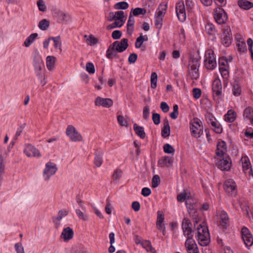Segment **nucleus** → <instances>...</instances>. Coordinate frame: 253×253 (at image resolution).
Segmentation results:
<instances>
[{"label": "nucleus", "instance_id": "1", "mask_svg": "<svg viewBox=\"0 0 253 253\" xmlns=\"http://www.w3.org/2000/svg\"><path fill=\"white\" fill-rule=\"evenodd\" d=\"M128 39L123 38L120 41H116L110 44L106 51V57L108 59L117 57V52H123L128 47Z\"/></svg>", "mask_w": 253, "mask_h": 253}, {"label": "nucleus", "instance_id": "2", "mask_svg": "<svg viewBox=\"0 0 253 253\" xmlns=\"http://www.w3.org/2000/svg\"><path fill=\"white\" fill-rule=\"evenodd\" d=\"M197 239L201 246H206L209 245L210 237L207 227L202 226L200 224L197 228Z\"/></svg>", "mask_w": 253, "mask_h": 253}, {"label": "nucleus", "instance_id": "3", "mask_svg": "<svg viewBox=\"0 0 253 253\" xmlns=\"http://www.w3.org/2000/svg\"><path fill=\"white\" fill-rule=\"evenodd\" d=\"M200 63L197 59H192L189 63V75L192 80H196L199 77V67Z\"/></svg>", "mask_w": 253, "mask_h": 253}, {"label": "nucleus", "instance_id": "4", "mask_svg": "<svg viewBox=\"0 0 253 253\" xmlns=\"http://www.w3.org/2000/svg\"><path fill=\"white\" fill-rule=\"evenodd\" d=\"M222 31L221 38V43L224 46L228 47L231 44L232 40L230 28L228 26H224Z\"/></svg>", "mask_w": 253, "mask_h": 253}, {"label": "nucleus", "instance_id": "5", "mask_svg": "<svg viewBox=\"0 0 253 253\" xmlns=\"http://www.w3.org/2000/svg\"><path fill=\"white\" fill-rule=\"evenodd\" d=\"M57 170V168L55 164L50 162L47 163L43 172V177L45 180H48L50 176L54 175Z\"/></svg>", "mask_w": 253, "mask_h": 253}, {"label": "nucleus", "instance_id": "6", "mask_svg": "<svg viewBox=\"0 0 253 253\" xmlns=\"http://www.w3.org/2000/svg\"><path fill=\"white\" fill-rule=\"evenodd\" d=\"M66 133L67 135L73 141H80L83 139L81 134L76 129L75 127L72 125L68 126Z\"/></svg>", "mask_w": 253, "mask_h": 253}, {"label": "nucleus", "instance_id": "7", "mask_svg": "<svg viewBox=\"0 0 253 253\" xmlns=\"http://www.w3.org/2000/svg\"><path fill=\"white\" fill-rule=\"evenodd\" d=\"M214 19L219 24H224L228 19L227 13L223 8L218 7L215 8L214 11Z\"/></svg>", "mask_w": 253, "mask_h": 253}, {"label": "nucleus", "instance_id": "8", "mask_svg": "<svg viewBox=\"0 0 253 253\" xmlns=\"http://www.w3.org/2000/svg\"><path fill=\"white\" fill-rule=\"evenodd\" d=\"M192 223L190 220L185 217L182 222V229L183 230V234L185 236L187 237V239H193L192 230L191 228Z\"/></svg>", "mask_w": 253, "mask_h": 253}, {"label": "nucleus", "instance_id": "9", "mask_svg": "<svg viewBox=\"0 0 253 253\" xmlns=\"http://www.w3.org/2000/svg\"><path fill=\"white\" fill-rule=\"evenodd\" d=\"M224 189L226 192L231 196H235L237 194L236 185L232 179H227L224 183Z\"/></svg>", "mask_w": 253, "mask_h": 253}, {"label": "nucleus", "instance_id": "10", "mask_svg": "<svg viewBox=\"0 0 253 253\" xmlns=\"http://www.w3.org/2000/svg\"><path fill=\"white\" fill-rule=\"evenodd\" d=\"M190 129L194 137H200V134L203 131V126L200 124V121L198 118H194L191 123Z\"/></svg>", "mask_w": 253, "mask_h": 253}, {"label": "nucleus", "instance_id": "11", "mask_svg": "<svg viewBox=\"0 0 253 253\" xmlns=\"http://www.w3.org/2000/svg\"><path fill=\"white\" fill-rule=\"evenodd\" d=\"M241 233L242 238L246 246L248 248L252 246L253 244V237L249 230L244 227L242 229Z\"/></svg>", "mask_w": 253, "mask_h": 253}, {"label": "nucleus", "instance_id": "12", "mask_svg": "<svg viewBox=\"0 0 253 253\" xmlns=\"http://www.w3.org/2000/svg\"><path fill=\"white\" fill-rule=\"evenodd\" d=\"M222 84L219 79H215L212 84V90L214 97H217L218 98H221L222 94Z\"/></svg>", "mask_w": 253, "mask_h": 253}, {"label": "nucleus", "instance_id": "13", "mask_svg": "<svg viewBox=\"0 0 253 253\" xmlns=\"http://www.w3.org/2000/svg\"><path fill=\"white\" fill-rule=\"evenodd\" d=\"M218 169L221 170L228 171L231 166V160L229 157H225L219 160L216 164Z\"/></svg>", "mask_w": 253, "mask_h": 253}, {"label": "nucleus", "instance_id": "14", "mask_svg": "<svg viewBox=\"0 0 253 253\" xmlns=\"http://www.w3.org/2000/svg\"><path fill=\"white\" fill-rule=\"evenodd\" d=\"M185 246L188 253H200L197 245L194 240L187 239Z\"/></svg>", "mask_w": 253, "mask_h": 253}, {"label": "nucleus", "instance_id": "15", "mask_svg": "<svg viewBox=\"0 0 253 253\" xmlns=\"http://www.w3.org/2000/svg\"><path fill=\"white\" fill-rule=\"evenodd\" d=\"M24 153L29 157L41 156V154L37 148L31 144H27L24 151Z\"/></svg>", "mask_w": 253, "mask_h": 253}, {"label": "nucleus", "instance_id": "16", "mask_svg": "<svg viewBox=\"0 0 253 253\" xmlns=\"http://www.w3.org/2000/svg\"><path fill=\"white\" fill-rule=\"evenodd\" d=\"M95 104L96 106L109 108L113 105V101L110 98H103L98 96L95 99Z\"/></svg>", "mask_w": 253, "mask_h": 253}, {"label": "nucleus", "instance_id": "17", "mask_svg": "<svg viewBox=\"0 0 253 253\" xmlns=\"http://www.w3.org/2000/svg\"><path fill=\"white\" fill-rule=\"evenodd\" d=\"M68 211L65 209L60 210L57 213V216L52 217L53 222L55 225V227L57 229L60 225V220L64 216L68 214Z\"/></svg>", "mask_w": 253, "mask_h": 253}, {"label": "nucleus", "instance_id": "18", "mask_svg": "<svg viewBox=\"0 0 253 253\" xmlns=\"http://www.w3.org/2000/svg\"><path fill=\"white\" fill-rule=\"evenodd\" d=\"M74 234L73 230L70 227H67L63 229L60 235V238L63 239L64 242H68L73 238Z\"/></svg>", "mask_w": 253, "mask_h": 253}, {"label": "nucleus", "instance_id": "19", "mask_svg": "<svg viewBox=\"0 0 253 253\" xmlns=\"http://www.w3.org/2000/svg\"><path fill=\"white\" fill-rule=\"evenodd\" d=\"M54 14L59 23L67 22L70 20V16L68 14L59 9H55L54 11Z\"/></svg>", "mask_w": 253, "mask_h": 253}, {"label": "nucleus", "instance_id": "20", "mask_svg": "<svg viewBox=\"0 0 253 253\" xmlns=\"http://www.w3.org/2000/svg\"><path fill=\"white\" fill-rule=\"evenodd\" d=\"M173 160L169 156H165L162 157L158 161V165L160 167H171L173 164Z\"/></svg>", "mask_w": 253, "mask_h": 253}, {"label": "nucleus", "instance_id": "21", "mask_svg": "<svg viewBox=\"0 0 253 253\" xmlns=\"http://www.w3.org/2000/svg\"><path fill=\"white\" fill-rule=\"evenodd\" d=\"M103 151L101 149H97L95 152V158L94 164L96 167H99L101 166L103 159Z\"/></svg>", "mask_w": 253, "mask_h": 253}, {"label": "nucleus", "instance_id": "22", "mask_svg": "<svg viewBox=\"0 0 253 253\" xmlns=\"http://www.w3.org/2000/svg\"><path fill=\"white\" fill-rule=\"evenodd\" d=\"M220 225L224 229H226L229 223V217L226 212L222 211L220 214Z\"/></svg>", "mask_w": 253, "mask_h": 253}, {"label": "nucleus", "instance_id": "23", "mask_svg": "<svg viewBox=\"0 0 253 253\" xmlns=\"http://www.w3.org/2000/svg\"><path fill=\"white\" fill-rule=\"evenodd\" d=\"M33 65L35 70H42V67L44 66L42 60L38 54L35 55L33 59Z\"/></svg>", "mask_w": 253, "mask_h": 253}, {"label": "nucleus", "instance_id": "24", "mask_svg": "<svg viewBox=\"0 0 253 253\" xmlns=\"http://www.w3.org/2000/svg\"><path fill=\"white\" fill-rule=\"evenodd\" d=\"M226 151V144L224 141L218 142L217 145L216 154L217 156L221 157Z\"/></svg>", "mask_w": 253, "mask_h": 253}, {"label": "nucleus", "instance_id": "25", "mask_svg": "<svg viewBox=\"0 0 253 253\" xmlns=\"http://www.w3.org/2000/svg\"><path fill=\"white\" fill-rule=\"evenodd\" d=\"M56 58L53 56H48L46 57V67L48 70H53L54 68Z\"/></svg>", "mask_w": 253, "mask_h": 253}, {"label": "nucleus", "instance_id": "26", "mask_svg": "<svg viewBox=\"0 0 253 253\" xmlns=\"http://www.w3.org/2000/svg\"><path fill=\"white\" fill-rule=\"evenodd\" d=\"M168 7L167 4L161 3L157 9L155 17L163 18Z\"/></svg>", "mask_w": 253, "mask_h": 253}, {"label": "nucleus", "instance_id": "27", "mask_svg": "<svg viewBox=\"0 0 253 253\" xmlns=\"http://www.w3.org/2000/svg\"><path fill=\"white\" fill-rule=\"evenodd\" d=\"M238 4L241 8L248 10L253 7V3L247 0H239Z\"/></svg>", "mask_w": 253, "mask_h": 253}, {"label": "nucleus", "instance_id": "28", "mask_svg": "<svg viewBox=\"0 0 253 253\" xmlns=\"http://www.w3.org/2000/svg\"><path fill=\"white\" fill-rule=\"evenodd\" d=\"M245 119H248L251 124L253 125V109L251 107H248L245 109L244 112Z\"/></svg>", "mask_w": 253, "mask_h": 253}, {"label": "nucleus", "instance_id": "29", "mask_svg": "<svg viewBox=\"0 0 253 253\" xmlns=\"http://www.w3.org/2000/svg\"><path fill=\"white\" fill-rule=\"evenodd\" d=\"M133 129L135 133L141 138L144 139L146 136V133L144 130V128L134 124L133 125Z\"/></svg>", "mask_w": 253, "mask_h": 253}, {"label": "nucleus", "instance_id": "30", "mask_svg": "<svg viewBox=\"0 0 253 253\" xmlns=\"http://www.w3.org/2000/svg\"><path fill=\"white\" fill-rule=\"evenodd\" d=\"M38 34L37 33H33L30 35L25 41L24 45L26 47H29L38 37Z\"/></svg>", "mask_w": 253, "mask_h": 253}, {"label": "nucleus", "instance_id": "31", "mask_svg": "<svg viewBox=\"0 0 253 253\" xmlns=\"http://www.w3.org/2000/svg\"><path fill=\"white\" fill-rule=\"evenodd\" d=\"M141 245L142 247L145 248L147 252H150L152 253L156 252L155 250L153 248L151 242L148 240H144L142 242Z\"/></svg>", "mask_w": 253, "mask_h": 253}, {"label": "nucleus", "instance_id": "32", "mask_svg": "<svg viewBox=\"0 0 253 253\" xmlns=\"http://www.w3.org/2000/svg\"><path fill=\"white\" fill-rule=\"evenodd\" d=\"M233 94L235 96H239L241 93V88L239 84L236 82L233 84Z\"/></svg>", "mask_w": 253, "mask_h": 253}, {"label": "nucleus", "instance_id": "33", "mask_svg": "<svg viewBox=\"0 0 253 253\" xmlns=\"http://www.w3.org/2000/svg\"><path fill=\"white\" fill-rule=\"evenodd\" d=\"M225 120L230 123H232L236 119L235 114L234 112L232 110H229L227 114L225 116Z\"/></svg>", "mask_w": 253, "mask_h": 253}, {"label": "nucleus", "instance_id": "34", "mask_svg": "<svg viewBox=\"0 0 253 253\" xmlns=\"http://www.w3.org/2000/svg\"><path fill=\"white\" fill-rule=\"evenodd\" d=\"M49 26V21L45 19H43L39 23V28L42 30H46L47 29Z\"/></svg>", "mask_w": 253, "mask_h": 253}, {"label": "nucleus", "instance_id": "35", "mask_svg": "<svg viewBox=\"0 0 253 253\" xmlns=\"http://www.w3.org/2000/svg\"><path fill=\"white\" fill-rule=\"evenodd\" d=\"M115 15L117 20L123 23H125L126 18L124 15V12L123 11H118L115 12Z\"/></svg>", "mask_w": 253, "mask_h": 253}, {"label": "nucleus", "instance_id": "36", "mask_svg": "<svg viewBox=\"0 0 253 253\" xmlns=\"http://www.w3.org/2000/svg\"><path fill=\"white\" fill-rule=\"evenodd\" d=\"M50 39L54 42V46L55 48H59L60 51L62 50L61 49V42L60 41V37L57 36L56 37H50Z\"/></svg>", "mask_w": 253, "mask_h": 253}, {"label": "nucleus", "instance_id": "37", "mask_svg": "<svg viewBox=\"0 0 253 253\" xmlns=\"http://www.w3.org/2000/svg\"><path fill=\"white\" fill-rule=\"evenodd\" d=\"M205 66L207 69L212 70L215 68L216 62V61L205 60Z\"/></svg>", "mask_w": 253, "mask_h": 253}, {"label": "nucleus", "instance_id": "38", "mask_svg": "<svg viewBox=\"0 0 253 253\" xmlns=\"http://www.w3.org/2000/svg\"><path fill=\"white\" fill-rule=\"evenodd\" d=\"M176 14L186 12L183 1H180L177 3L176 6Z\"/></svg>", "mask_w": 253, "mask_h": 253}, {"label": "nucleus", "instance_id": "39", "mask_svg": "<svg viewBox=\"0 0 253 253\" xmlns=\"http://www.w3.org/2000/svg\"><path fill=\"white\" fill-rule=\"evenodd\" d=\"M131 11H132L133 15L135 16L140 14L144 15L146 13V9L143 8H135L134 9H132Z\"/></svg>", "mask_w": 253, "mask_h": 253}, {"label": "nucleus", "instance_id": "40", "mask_svg": "<svg viewBox=\"0 0 253 253\" xmlns=\"http://www.w3.org/2000/svg\"><path fill=\"white\" fill-rule=\"evenodd\" d=\"M128 6V4L126 1L119 2L114 5L116 9H126Z\"/></svg>", "mask_w": 253, "mask_h": 253}, {"label": "nucleus", "instance_id": "41", "mask_svg": "<svg viewBox=\"0 0 253 253\" xmlns=\"http://www.w3.org/2000/svg\"><path fill=\"white\" fill-rule=\"evenodd\" d=\"M162 136L164 138H166L169 136L170 133V127L168 126H164L162 129Z\"/></svg>", "mask_w": 253, "mask_h": 253}, {"label": "nucleus", "instance_id": "42", "mask_svg": "<svg viewBox=\"0 0 253 253\" xmlns=\"http://www.w3.org/2000/svg\"><path fill=\"white\" fill-rule=\"evenodd\" d=\"M178 105L175 104L173 106V112H171L169 116L172 119H176L178 116Z\"/></svg>", "mask_w": 253, "mask_h": 253}, {"label": "nucleus", "instance_id": "43", "mask_svg": "<svg viewBox=\"0 0 253 253\" xmlns=\"http://www.w3.org/2000/svg\"><path fill=\"white\" fill-rule=\"evenodd\" d=\"M219 71L223 78L227 79L228 77L229 72L226 66L220 67Z\"/></svg>", "mask_w": 253, "mask_h": 253}, {"label": "nucleus", "instance_id": "44", "mask_svg": "<svg viewBox=\"0 0 253 253\" xmlns=\"http://www.w3.org/2000/svg\"><path fill=\"white\" fill-rule=\"evenodd\" d=\"M123 24H124L123 23H121V22L116 20L112 24L108 25L107 27V29L108 30H111L112 29H114L117 27L120 28L123 25Z\"/></svg>", "mask_w": 253, "mask_h": 253}, {"label": "nucleus", "instance_id": "45", "mask_svg": "<svg viewBox=\"0 0 253 253\" xmlns=\"http://www.w3.org/2000/svg\"><path fill=\"white\" fill-rule=\"evenodd\" d=\"M214 128L213 130L217 133H220L222 131V128L220 126V124L217 123L215 122H212L211 125Z\"/></svg>", "mask_w": 253, "mask_h": 253}, {"label": "nucleus", "instance_id": "46", "mask_svg": "<svg viewBox=\"0 0 253 253\" xmlns=\"http://www.w3.org/2000/svg\"><path fill=\"white\" fill-rule=\"evenodd\" d=\"M242 167L243 170L245 171L248 170L250 167V163L247 158H242Z\"/></svg>", "mask_w": 253, "mask_h": 253}, {"label": "nucleus", "instance_id": "47", "mask_svg": "<svg viewBox=\"0 0 253 253\" xmlns=\"http://www.w3.org/2000/svg\"><path fill=\"white\" fill-rule=\"evenodd\" d=\"M76 213L80 219H82L84 221H86L88 219L87 215L82 212L80 210H76Z\"/></svg>", "mask_w": 253, "mask_h": 253}, {"label": "nucleus", "instance_id": "48", "mask_svg": "<svg viewBox=\"0 0 253 253\" xmlns=\"http://www.w3.org/2000/svg\"><path fill=\"white\" fill-rule=\"evenodd\" d=\"M37 6L41 11L44 12L47 9L46 6L45 5L43 0H38L37 1Z\"/></svg>", "mask_w": 253, "mask_h": 253}, {"label": "nucleus", "instance_id": "49", "mask_svg": "<svg viewBox=\"0 0 253 253\" xmlns=\"http://www.w3.org/2000/svg\"><path fill=\"white\" fill-rule=\"evenodd\" d=\"M160 182V178L159 175H155L152 178V187L156 188L159 186Z\"/></svg>", "mask_w": 253, "mask_h": 253}, {"label": "nucleus", "instance_id": "50", "mask_svg": "<svg viewBox=\"0 0 253 253\" xmlns=\"http://www.w3.org/2000/svg\"><path fill=\"white\" fill-rule=\"evenodd\" d=\"M88 44L90 45H93L96 44L98 42V40L95 38L93 35H89L88 38L87 39Z\"/></svg>", "mask_w": 253, "mask_h": 253}, {"label": "nucleus", "instance_id": "51", "mask_svg": "<svg viewBox=\"0 0 253 253\" xmlns=\"http://www.w3.org/2000/svg\"><path fill=\"white\" fill-rule=\"evenodd\" d=\"M238 50L240 52H243L247 50L246 44L244 42H239L237 43Z\"/></svg>", "mask_w": 253, "mask_h": 253}, {"label": "nucleus", "instance_id": "52", "mask_svg": "<svg viewBox=\"0 0 253 253\" xmlns=\"http://www.w3.org/2000/svg\"><path fill=\"white\" fill-rule=\"evenodd\" d=\"M164 151L166 153L171 154L174 152V148L169 144H166L164 146Z\"/></svg>", "mask_w": 253, "mask_h": 253}, {"label": "nucleus", "instance_id": "53", "mask_svg": "<svg viewBox=\"0 0 253 253\" xmlns=\"http://www.w3.org/2000/svg\"><path fill=\"white\" fill-rule=\"evenodd\" d=\"M86 70L89 74H93L95 72V67L93 63L90 62H88L86 65Z\"/></svg>", "mask_w": 253, "mask_h": 253}, {"label": "nucleus", "instance_id": "54", "mask_svg": "<svg viewBox=\"0 0 253 253\" xmlns=\"http://www.w3.org/2000/svg\"><path fill=\"white\" fill-rule=\"evenodd\" d=\"M160 118H161V117H160V114L156 113H153L152 120H153L154 123L156 125H158L160 124V123H161Z\"/></svg>", "mask_w": 253, "mask_h": 253}, {"label": "nucleus", "instance_id": "55", "mask_svg": "<svg viewBox=\"0 0 253 253\" xmlns=\"http://www.w3.org/2000/svg\"><path fill=\"white\" fill-rule=\"evenodd\" d=\"M207 32L210 35H212L214 31V26L211 23H208L205 26Z\"/></svg>", "mask_w": 253, "mask_h": 253}, {"label": "nucleus", "instance_id": "56", "mask_svg": "<svg viewBox=\"0 0 253 253\" xmlns=\"http://www.w3.org/2000/svg\"><path fill=\"white\" fill-rule=\"evenodd\" d=\"M117 120L118 123L121 126H127V122L125 119L124 117L122 115H119L117 117Z\"/></svg>", "mask_w": 253, "mask_h": 253}, {"label": "nucleus", "instance_id": "57", "mask_svg": "<svg viewBox=\"0 0 253 253\" xmlns=\"http://www.w3.org/2000/svg\"><path fill=\"white\" fill-rule=\"evenodd\" d=\"M150 116V110L148 106H145L143 108V118L145 120H148Z\"/></svg>", "mask_w": 253, "mask_h": 253}, {"label": "nucleus", "instance_id": "58", "mask_svg": "<svg viewBox=\"0 0 253 253\" xmlns=\"http://www.w3.org/2000/svg\"><path fill=\"white\" fill-rule=\"evenodd\" d=\"M164 220V214L162 211H157V219L156 223H162Z\"/></svg>", "mask_w": 253, "mask_h": 253}, {"label": "nucleus", "instance_id": "59", "mask_svg": "<svg viewBox=\"0 0 253 253\" xmlns=\"http://www.w3.org/2000/svg\"><path fill=\"white\" fill-rule=\"evenodd\" d=\"M122 173V170L117 169H116L113 174L112 178L114 180H117L119 179L121 177V175Z\"/></svg>", "mask_w": 253, "mask_h": 253}, {"label": "nucleus", "instance_id": "60", "mask_svg": "<svg viewBox=\"0 0 253 253\" xmlns=\"http://www.w3.org/2000/svg\"><path fill=\"white\" fill-rule=\"evenodd\" d=\"M15 248L17 253H24V247L21 243L15 244Z\"/></svg>", "mask_w": 253, "mask_h": 253}, {"label": "nucleus", "instance_id": "61", "mask_svg": "<svg viewBox=\"0 0 253 253\" xmlns=\"http://www.w3.org/2000/svg\"><path fill=\"white\" fill-rule=\"evenodd\" d=\"M122 33L121 31L115 30L112 33V37L114 40L119 39L122 36Z\"/></svg>", "mask_w": 253, "mask_h": 253}, {"label": "nucleus", "instance_id": "62", "mask_svg": "<svg viewBox=\"0 0 253 253\" xmlns=\"http://www.w3.org/2000/svg\"><path fill=\"white\" fill-rule=\"evenodd\" d=\"M193 97L196 99H198L201 95V90L198 88H195L193 89Z\"/></svg>", "mask_w": 253, "mask_h": 253}, {"label": "nucleus", "instance_id": "63", "mask_svg": "<svg viewBox=\"0 0 253 253\" xmlns=\"http://www.w3.org/2000/svg\"><path fill=\"white\" fill-rule=\"evenodd\" d=\"M143 43V36L141 35L138 37L136 40L135 46L136 48H140Z\"/></svg>", "mask_w": 253, "mask_h": 253}, {"label": "nucleus", "instance_id": "64", "mask_svg": "<svg viewBox=\"0 0 253 253\" xmlns=\"http://www.w3.org/2000/svg\"><path fill=\"white\" fill-rule=\"evenodd\" d=\"M137 59V54L135 53H131L129 55V56L128 57V61L130 64L134 63L136 61Z\"/></svg>", "mask_w": 253, "mask_h": 253}]
</instances>
